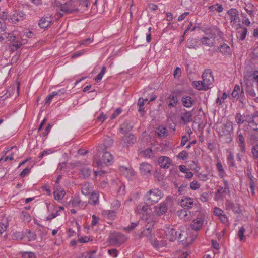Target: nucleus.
Listing matches in <instances>:
<instances>
[{
	"mask_svg": "<svg viewBox=\"0 0 258 258\" xmlns=\"http://www.w3.org/2000/svg\"><path fill=\"white\" fill-rule=\"evenodd\" d=\"M104 150V145H100L98 147V152L94 157V164L95 166L100 167L104 165H107L113 159L112 155L108 152H101Z\"/></svg>",
	"mask_w": 258,
	"mask_h": 258,
	"instance_id": "nucleus-1",
	"label": "nucleus"
},
{
	"mask_svg": "<svg viewBox=\"0 0 258 258\" xmlns=\"http://www.w3.org/2000/svg\"><path fill=\"white\" fill-rule=\"evenodd\" d=\"M163 194L161 190L154 188L150 190L145 196V200L147 203L153 204L158 202L163 197Z\"/></svg>",
	"mask_w": 258,
	"mask_h": 258,
	"instance_id": "nucleus-2",
	"label": "nucleus"
},
{
	"mask_svg": "<svg viewBox=\"0 0 258 258\" xmlns=\"http://www.w3.org/2000/svg\"><path fill=\"white\" fill-rule=\"evenodd\" d=\"M244 121L248 123V126L252 130L258 131V111L244 115Z\"/></svg>",
	"mask_w": 258,
	"mask_h": 258,
	"instance_id": "nucleus-3",
	"label": "nucleus"
},
{
	"mask_svg": "<svg viewBox=\"0 0 258 258\" xmlns=\"http://www.w3.org/2000/svg\"><path fill=\"white\" fill-rule=\"evenodd\" d=\"M126 239L124 235L119 233H113L109 237V243L115 246H119L125 242Z\"/></svg>",
	"mask_w": 258,
	"mask_h": 258,
	"instance_id": "nucleus-4",
	"label": "nucleus"
},
{
	"mask_svg": "<svg viewBox=\"0 0 258 258\" xmlns=\"http://www.w3.org/2000/svg\"><path fill=\"white\" fill-rule=\"evenodd\" d=\"M232 122L227 120L219 127V134L220 136L229 135L233 132Z\"/></svg>",
	"mask_w": 258,
	"mask_h": 258,
	"instance_id": "nucleus-5",
	"label": "nucleus"
},
{
	"mask_svg": "<svg viewBox=\"0 0 258 258\" xmlns=\"http://www.w3.org/2000/svg\"><path fill=\"white\" fill-rule=\"evenodd\" d=\"M203 82L206 88L209 89L210 86L214 82V77L212 75V71L210 69L206 70L202 75Z\"/></svg>",
	"mask_w": 258,
	"mask_h": 258,
	"instance_id": "nucleus-6",
	"label": "nucleus"
},
{
	"mask_svg": "<svg viewBox=\"0 0 258 258\" xmlns=\"http://www.w3.org/2000/svg\"><path fill=\"white\" fill-rule=\"evenodd\" d=\"M244 83L246 85L245 91L246 93L251 97L253 98L255 100L258 102V97L257 93L255 92L253 85L252 83L248 81H245Z\"/></svg>",
	"mask_w": 258,
	"mask_h": 258,
	"instance_id": "nucleus-7",
	"label": "nucleus"
},
{
	"mask_svg": "<svg viewBox=\"0 0 258 258\" xmlns=\"http://www.w3.org/2000/svg\"><path fill=\"white\" fill-rule=\"evenodd\" d=\"M25 17L26 15L22 11L17 10L14 12L11 17V19L13 23H16L19 21L23 20Z\"/></svg>",
	"mask_w": 258,
	"mask_h": 258,
	"instance_id": "nucleus-8",
	"label": "nucleus"
},
{
	"mask_svg": "<svg viewBox=\"0 0 258 258\" xmlns=\"http://www.w3.org/2000/svg\"><path fill=\"white\" fill-rule=\"evenodd\" d=\"M246 133H242L240 132V130H239L237 132V141L239 145V146L240 149V151L242 152H245V138H244V135H245Z\"/></svg>",
	"mask_w": 258,
	"mask_h": 258,
	"instance_id": "nucleus-9",
	"label": "nucleus"
},
{
	"mask_svg": "<svg viewBox=\"0 0 258 258\" xmlns=\"http://www.w3.org/2000/svg\"><path fill=\"white\" fill-rule=\"evenodd\" d=\"M202 44L207 47H212L215 43V37L214 35H211L202 37L200 40Z\"/></svg>",
	"mask_w": 258,
	"mask_h": 258,
	"instance_id": "nucleus-10",
	"label": "nucleus"
},
{
	"mask_svg": "<svg viewBox=\"0 0 258 258\" xmlns=\"http://www.w3.org/2000/svg\"><path fill=\"white\" fill-rule=\"evenodd\" d=\"M123 147H128L134 144L136 141V138L133 134L125 135L122 139Z\"/></svg>",
	"mask_w": 258,
	"mask_h": 258,
	"instance_id": "nucleus-11",
	"label": "nucleus"
},
{
	"mask_svg": "<svg viewBox=\"0 0 258 258\" xmlns=\"http://www.w3.org/2000/svg\"><path fill=\"white\" fill-rule=\"evenodd\" d=\"M171 160L168 157L162 156L158 159V164L162 168L168 169L171 164Z\"/></svg>",
	"mask_w": 258,
	"mask_h": 258,
	"instance_id": "nucleus-12",
	"label": "nucleus"
},
{
	"mask_svg": "<svg viewBox=\"0 0 258 258\" xmlns=\"http://www.w3.org/2000/svg\"><path fill=\"white\" fill-rule=\"evenodd\" d=\"M60 11L65 14H71L73 13L76 11V9L75 8L71 2H68L60 5Z\"/></svg>",
	"mask_w": 258,
	"mask_h": 258,
	"instance_id": "nucleus-13",
	"label": "nucleus"
},
{
	"mask_svg": "<svg viewBox=\"0 0 258 258\" xmlns=\"http://www.w3.org/2000/svg\"><path fill=\"white\" fill-rule=\"evenodd\" d=\"M178 232V231H176L172 227L167 228L165 231L167 238L171 241H173L177 239Z\"/></svg>",
	"mask_w": 258,
	"mask_h": 258,
	"instance_id": "nucleus-14",
	"label": "nucleus"
},
{
	"mask_svg": "<svg viewBox=\"0 0 258 258\" xmlns=\"http://www.w3.org/2000/svg\"><path fill=\"white\" fill-rule=\"evenodd\" d=\"M167 206L165 202L161 203L154 207V213L158 216L163 215L167 211Z\"/></svg>",
	"mask_w": 258,
	"mask_h": 258,
	"instance_id": "nucleus-15",
	"label": "nucleus"
},
{
	"mask_svg": "<svg viewBox=\"0 0 258 258\" xmlns=\"http://www.w3.org/2000/svg\"><path fill=\"white\" fill-rule=\"evenodd\" d=\"M52 17L51 16H46L39 21V25L41 28H46L48 27L52 22Z\"/></svg>",
	"mask_w": 258,
	"mask_h": 258,
	"instance_id": "nucleus-16",
	"label": "nucleus"
},
{
	"mask_svg": "<svg viewBox=\"0 0 258 258\" xmlns=\"http://www.w3.org/2000/svg\"><path fill=\"white\" fill-rule=\"evenodd\" d=\"M204 219L203 217H198L191 223V227L195 230H199L203 226Z\"/></svg>",
	"mask_w": 258,
	"mask_h": 258,
	"instance_id": "nucleus-17",
	"label": "nucleus"
},
{
	"mask_svg": "<svg viewBox=\"0 0 258 258\" xmlns=\"http://www.w3.org/2000/svg\"><path fill=\"white\" fill-rule=\"evenodd\" d=\"M181 102L183 106L186 108H191L195 103L194 99L191 97L187 95L182 96Z\"/></svg>",
	"mask_w": 258,
	"mask_h": 258,
	"instance_id": "nucleus-18",
	"label": "nucleus"
},
{
	"mask_svg": "<svg viewBox=\"0 0 258 258\" xmlns=\"http://www.w3.org/2000/svg\"><path fill=\"white\" fill-rule=\"evenodd\" d=\"M180 204L184 208H191L194 204V200L188 197H183L180 201Z\"/></svg>",
	"mask_w": 258,
	"mask_h": 258,
	"instance_id": "nucleus-19",
	"label": "nucleus"
},
{
	"mask_svg": "<svg viewBox=\"0 0 258 258\" xmlns=\"http://www.w3.org/2000/svg\"><path fill=\"white\" fill-rule=\"evenodd\" d=\"M152 166L148 163L144 162L141 164L140 166V170L141 173L144 175L150 174L152 170Z\"/></svg>",
	"mask_w": 258,
	"mask_h": 258,
	"instance_id": "nucleus-20",
	"label": "nucleus"
},
{
	"mask_svg": "<svg viewBox=\"0 0 258 258\" xmlns=\"http://www.w3.org/2000/svg\"><path fill=\"white\" fill-rule=\"evenodd\" d=\"M167 104L169 108L175 107L177 105L178 100L177 96L174 94H170L168 97Z\"/></svg>",
	"mask_w": 258,
	"mask_h": 258,
	"instance_id": "nucleus-21",
	"label": "nucleus"
},
{
	"mask_svg": "<svg viewBox=\"0 0 258 258\" xmlns=\"http://www.w3.org/2000/svg\"><path fill=\"white\" fill-rule=\"evenodd\" d=\"M150 211L149 206L147 205L144 204H139L136 209V212L139 214H142L143 215H146L149 213Z\"/></svg>",
	"mask_w": 258,
	"mask_h": 258,
	"instance_id": "nucleus-22",
	"label": "nucleus"
},
{
	"mask_svg": "<svg viewBox=\"0 0 258 258\" xmlns=\"http://www.w3.org/2000/svg\"><path fill=\"white\" fill-rule=\"evenodd\" d=\"M225 206L227 210H232L235 213H239L240 212V208L236 206L233 202L230 200H226Z\"/></svg>",
	"mask_w": 258,
	"mask_h": 258,
	"instance_id": "nucleus-23",
	"label": "nucleus"
},
{
	"mask_svg": "<svg viewBox=\"0 0 258 258\" xmlns=\"http://www.w3.org/2000/svg\"><path fill=\"white\" fill-rule=\"evenodd\" d=\"M133 128V123L130 121H125L120 126V130L122 132H128Z\"/></svg>",
	"mask_w": 258,
	"mask_h": 258,
	"instance_id": "nucleus-24",
	"label": "nucleus"
},
{
	"mask_svg": "<svg viewBox=\"0 0 258 258\" xmlns=\"http://www.w3.org/2000/svg\"><path fill=\"white\" fill-rule=\"evenodd\" d=\"M230 16L231 22L236 23L238 19V12L236 9L231 8L227 11Z\"/></svg>",
	"mask_w": 258,
	"mask_h": 258,
	"instance_id": "nucleus-25",
	"label": "nucleus"
},
{
	"mask_svg": "<svg viewBox=\"0 0 258 258\" xmlns=\"http://www.w3.org/2000/svg\"><path fill=\"white\" fill-rule=\"evenodd\" d=\"M193 114L191 111H186L182 114L181 119L184 123H187L192 121Z\"/></svg>",
	"mask_w": 258,
	"mask_h": 258,
	"instance_id": "nucleus-26",
	"label": "nucleus"
},
{
	"mask_svg": "<svg viewBox=\"0 0 258 258\" xmlns=\"http://www.w3.org/2000/svg\"><path fill=\"white\" fill-rule=\"evenodd\" d=\"M99 202V195L96 192H93L90 195L89 203L93 205L97 204Z\"/></svg>",
	"mask_w": 258,
	"mask_h": 258,
	"instance_id": "nucleus-27",
	"label": "nucleus"
},
{
	"mask_svg": "<svg viewBox=\"0 0 258 258\" xmlns=\"http://www.w3.org/2000/svg\"><path fill=\"white\" fill-rule=\"evenodd\" d=\"M219 51L224 55H228L230 54V48L229 46L226 43H224L219 47Z\"/></svg>",
	"mask_w": 258,
	"mask_h": 258,
	"instance_id": "nucleus-28",
	"label": "nucleus"
},
{
	"mask_svg": "<svg viewBox=\"0 0 258 258\" xmlns=\"http://www.w3.org/2000/svg\"><path fill=\"white\" fill-rule=\"evenodd\" d=\"M53 194L55 200H60L62 199L64 195H66V192L63 189H57L54 191Z\"/></svg>",
	"mask_w": 258,
	"mask_h": 258,
	"instance_id": "nucleus-29",
	"label": "nucleus"
},
{
	"mask_svg": "<svg viewBox=\"0 0 258 258\" xmlns=\"http://www.w3.org/2000/svg\"><path fill=\"white\" fill-rule=\"evenodd\" d=\"M121 171L128 178H131L135 175V172L132 169H128L126 167H122L121 168Z\"/></svg>",
	"mask_w": 258,
	"mask_h": 258,
	"instance_id": "nucleus-30",
	"label": "nucleus"
},
{
	"mask_svg": "<svg viewBox=\"0 0 258 258\" xmlns=\"http://www.w3.org/2000/svg\"><path fill=\"white\" fill-rule=\"evenodd\" d=\"M178 215L181 219L184 221L188 220L190 219L188 212L185 209H182L179 211Z\"/></svg>",
	"mask_w": 258,
	"mask_h": 258,
	"instance_id": "nucleus-31",
	"label": "nucleus"
},
{
	"mask_svg": "<svg viewBox=\"0 0 258 258\" xmlns=\"http://www.w3.org/2000/svg\"><path fill=\"white\" fill-rule=\"evenodd\" d=\"M247 32V30L246 28L240 27L237 32V37L239 38L241 40H244L246 36Z\"/></svg>",
	"mask_w": 258,
	"mask_h": 258,
	"instance_id": "nucleus-32",
	"label": "nucleus"
},
{
	"mask_svg": "<svg viewBox=\"0 0 258 258\" xmlns=\"http://www.w3.org/2000/svg\"><path fill=\"white\" fill-rule=\"evenodd\" d=\"M178 232L177 233V239H178L179 241L182 242L184 241L185 239H186L185 242H188V240L186 237L187 236V233L185 231H182L181 230L178 231Z\"/></svg>",
	"mask_w": 258,
	"mask_h": 258,
	"instance_id": "nucleus-33",
	"label": "nucleus"
},
{
	"mask_svg": "<svg viewBox=\"0 0 258 258\" xmlns=\"http://www.w3.org/2000/svg\"><path fill=\"white\" fill-rule=\"evenodd\" d=\"M192 85L194 87L199 90H207V88H206V86L204 85V82L201 81H194L192 82Z\"/></svg>",
	"mask_w": 258,
	"mask_h": 258,
	"instance_id": "nucleus-34",
	"label": "nucleus"
},
{
	"mask_svg": "<svg viewBox=\"0 0 258 258\" xmlns=\"http://www.w3.org/2000/svg\"><path fill=\"white\" fill-rule=\"evenodd\" d=\"M151 232L152 230L145 229L144 230L141 231L139 235V237L142 238L145 237L149 240H151V238H152Z\"/></svg>",
	"mask_w": 258,
	"mask_h": 258,
	"instance_id": "nucleus-35",
	"label": "nucleus"
},
{
	"mask_svg": "<svg viewBox=\"0 0 258 258\" xmlns=\"http://www.w3.org/2000/svg\"><path fill=\"white\" fill-rule=\"evenodd\" d=\"M246 175L249 180V183L255 182V178L251 174V169L249 167L246 168Z\"/></svg>",
	"mask_w": 258,
	"mask_h": 258,
	"instance_id": "nucleus-36",
	"label": "nucleus"
},
{
	"mask_svg": "<svg viewBox=\"0 0 258 258\" xmlns=\"http://www.w3.org/2000/svg\"><path fill=\"white\" fill-rule=\"evenodd\" d=\"M102 214L109 219H113L115 216V212L113 210H104Z\"/></svg>",
	"mask_w": 258,
	"mask_h": 258,
	"instance_id": "nucleus-37",
	"label": "nucleus"
},
{
	"mask_svg": "<svg viewBox=\"0 0 258 258\" xmlns=\"http://www.w3.org/2000/svg\"><path fill=\"white\" fill-rule=\"evenodd\" d=\"M146 221L147 223L145 226V229L152 230L154 226L155 222L152 219L150 218H146Z\"/></svg>",
	"mask_w": 258,
	"mask_h": 258,
	"instance_id": "nucleus-38",
	"label": "nucleus"
},
{
	"mask_svg": "<svg viewBox=\"0 0 258 258\" xmlns=\"http://www.w3.org/2000/svg\"><path fill=\"white\" fill-rule=\"evenodd\" d=\"M156 132L159 137H162L166 136L167 130L163 126H159L157 128Z\"/></svg>",
	"mask_w": 258,
	"mask_h": 258,
	"instance_id": "nucleus-39",
	"label": "nucleus"
},
{
	"mask_svg": "<svg viewBox=\"0 0 258 258\" xmlns=\"http://www.w3.org/2000/svg\"><path fill=\"white\" fill-rule=\"evenodd\" d=\"M143 156L146 158H150L153 155L152 150L150 148H147L141 152Z\"/></svg>",
	"mask_w": 258,
	"mask_h": 258,
	"instance_id": "nucleus-40",
	"label": "nucleus"
},
{
	"mask_svg": "<svg viewBox=\"0 0 258 258\" xmlns=\"http://www.w3.org/2000/svg\"><path fill=\"white\" fill-rule=\"evenodd\" d=\"M145 104L144 100L143 98H140L138 101V106H139L138 111L140 112H144V108L143 107Z\"/></svg>",
	"mask_w": 258,
	"mask_h": 258,
	"instance_id": "nucleus-41",
	"label": "nucleus"
},
{
	"mask_svg": "<svg viewBox=\"0 0 258 258\" xmlns=\"http://www.w3.org/2000/svg\"><path fill=\"white\" fill-rule=\"evenodd\" d=\"M245 231V229L243 227H241L240 228L237 235L240 239V241L244 240L245 239V236L244 235V233Z\"/></svg>",
	"mask_w": 258,
	"mask_h": 258,
	"instance_id": "nucleus-42",
	"label": "nucleus"
},
{
	"mask_svg": "<svg viewBox=\"0 0 258 258\" xmlns=\"http://www.w3.org/2000/svg\"><path fill=\"white\" fill-rule=\"evenodd\" d=\"M216 168L217 170L219 172V175L221 177H223L224 174V171L223 168V166L220 162H217L216 164Z\"/></svg>",
	"mask_w": 258,
	"mask_h": 258,
	"instance_id": "nucleus-43",
	"label": "nucleus"
},
{
	"mask_svg": "<svg viewBox=\"0 0 258 258\" xmlns=\"http://www.w3.org/2000/svg\"><path fill=\"white\" fill-rule=\"evenodd\" d=\"M23 238V235L19 232H16L12 235V239L15 240H22Z\"/></svg>",
	"mask_w": 258,
	"mask_h": 258,
	"instance_id": "nucleus-44",
	"label": "nucleus"
},
{
	"mask_svg": "<svg viewBox=\"0 0 258 258\" xmlns=\"http://www.w3.org/2000/svg\"><path fill=\"white\" fill-rule=\"evenodd\" d=\"M81 172L84 177L87 178L90 175L91 171L89 168L85 167L82 169Z\"/></svg>",
	"mask_w": 258,
	"mask_h": 258,
	"instance_id": "nucleus-45",
	"label": "nucleus"
},
{
	"mask_svg": "<svg viewBox=\"0 0 258 258\" xmlns=\"http://www.w3.org/2000/svg\"><path fill=\"white\" fill-rule=\"evenodd\" d=\"M235 120L237 124H240L244 123V117H242L239 113L236 114Z\"/></svg>",
	"mask_w": 258,
	"mask_h": 258,
	"instance_id": "nucleus-46",
	"label": "nucleus"
},
{
	"mask_svg": "<svg viewBox=\"0 0 258 258\" xmlns=\"http://www.w3.org/2000/svg\"><path fill=\"white\" fill-rule=\"evenodd\" d=\"M188 156V153L186 151H182L177 155V158L181 160H184Z\"/></svg>",
	"mask_w": 258,
	"mask_h": 258,
	"instance_id": "nucleus-47",
	"label": "nucleus"
},
{
	"mask_svg": "<svg viewBox=\"0 0 258 258\" xmlns=\"http://www.w3.org/2000/svg\"><path fill=\"white\" fill-rule=\"evenodd\" d=\"M150 241L151 244L156 248H159L160 247H162L163 246L160 241L157 240L156 239L153 240L152 238H151V240H150Z\"/></svg>",
	"mask_w": 258,
	"mask_h": 258,
	"instance_id": "nucleus-48",
	"label": "nucleus"
},
{
	"mask_svg": "<svg viewBox=\"0 0 258 258\" xmlns=\"http://www.w3.org/2000/svg\"><path fill=\"white\" fill-rule=\"evenodd\" d=\"M23 258H35V254L32 252H24L22 253Z\"/></svg>",
	"mask_w": 258,
	"mask_h": 258,
	"instance_id": "nucleus-49",
	"label": "nucleus"
},
{
	"mask_svg": "<svg viewBox=\"0 0 258 258\" xmlns=\"http://www.w3.org/2000/svg\"><path fill=\"white\" fill-rule=\"evenodd\" d=\"M227 98V94L226 93H223V94H222V96L221 98L220 97H218L217 99H216V103L219 104V105H221L222 104L224 101Z\"/></svg>",
	"mask_w": 258,
	"mask_h": 258,
	"instance_id": "nucleus-50",
	"label": "nucleus"
},
{
	"mask_svg": "<svg viewBox=\"0 0 258 258\" xmlns=\"http://www.w3.org/2000/svg\"><path fill=\"white\" fill-rule=\"evenodd\" d=\"M105 145H104V149L106 148V146H111L113 144V140L110 137H107L105 139Z\"/></svg>",
	"mask_w": 258,
	"mask_h": 258,
	"instance_id": "nucleus-51",
	"label": "nucleus"
},
{
	"mask_svg": "<svg viewBox=\"0 0 258 258\" xmlns=\"http://www.w3.org/2000/svg\"><path fill=\"white\" fill-rule=\"evenodd\" d=\"M190 188L192 190H196L200 188V184L196 180L192 181L190 184Z\"/></svg>",
	"mask_w": 258,
	"mask_h": 258,
	"instance_id": "nucleus-52",
	"label": "nucleus"
},
{
	"mask_svg": "<svg viewBox=\"0 0 258 258\" xmlns=\"http://www.w3.org/2000/svg\"><path fill=\"white\" fill-rule=\"evenodd\" d=\"M122 111V110L121 108H118L117 109H116L115 110L114 112L111 115V119H115L117 116H118L119 115H120L121 114Z\"/></svg>",
	"mask_w": 258,
	"mask_h": 258,
	"instance_id": "nucleus-53",
	"label": "nucleus"
},
{
	"mask_svg": "<svg viewBox=\"0 0 258 258\" xmlns=\"http://www.w3.org/2000/svg\"><path fill=\"white\" fill-rule=\"evenodd\" d=\"M27 237H28L29 241H32L36 239V236L34 232L29 231L27 233Z\"/></svg>",
	"mask_w": 258,
	"mask_h": 258,
	"instance_id": "nucleus-54",
	"label": "nucleus"
},
{
	"mask_svg": "<svg viewBox=\"0 0 258 258\" xmlns=\"http://www.w3.org/2000/svg\"><path fill=\"white\" fill-rule=\"evenodd\" d=\"M8 225L7 222L0 223V234L3 233L7 228Z\"/></svg>",
	"mask_w": 258,
	"mask_h": 258,
	"instance_id": "nucleus-55",
	"label": "nucleus"
},
{
	"mask_svg": "<svg viewBox=\"0 0 258 258\" xmlns=\"http://www.w3.org/2000/svg\"><path fill=\"white\" fill-rule=\"evenodd\" d=\"M22 214L23 216V220L24 221L27 222H29L30 221L31 218L29 213L25 212H22Z\"/></svg>",
	"mask_w": 258,
	"mask_h": 258,
	"instance_id": "nucleus-56",
	"label": "nucleus"
},
{
	"mask_svg": "<svg viewBox=\"0 0 258 258\" xmlns=\"http://www.w3.org/2000/svg\"><path fill=\"white\" fill-rule=\"evenodd\" d=\"M251 152L254 158H258V145L252 147Z\"/></svg>",
	"mask_w": 258,
	"mask_h": 258,
	"instance_id": "nucleus-57",
	"label": "nucleus"
},
{
	"mask_svg": "<svg viewBox=\"0 0 258 258\" xmlns=\"http://www.w3.org/2000/svg\"><path fill=\"white\" fill-rule=\"evenodd\" d=\"M81 200L78 197L74 198L71 201L73 207H77L79 206L81 203Z\"/></svg>",
	"mask_w": 258,
	"mask_h": 258,
	"instance_id": "nucleus-58",
	"label": "nucleus"
},
{
	"mask_svg": "<svg viewBox=\"0 0 258 258\" xmlns=\"http://www.w3.org/2000/svg\"><path fill=\"white\" fill-rule=\"evenodd\" d=\"M52 153V151L51 149H48L45 151H43L40 154V155L39 156V158L40 159H42L44 156H47L51 153Z\"/></svg>",
	"mask_w": 258,
	"mask_h": 258,
	"instance_id": "nucleus-59",
	"label": "nucleus"
},
{
	"mask_svg": "<svg viewBox=\"0 0 258 258\" xmlns=\"http://www.w3.org/2000/svg\"><path fill=\"white\" fill-rule=\"evenodd\" d=\"M209 194L207 192H203L201 194L200 199L203 202H206L208 201Z\"/></svg>",
	"mask_w": 258,
	"mask_h": 258,
	"instance_id": "nucleus-60",
	"label": "nucleus"
},
{
	"mask_svg": "<svg viewBox=\"0 0 258 258\" xmlns=\"http://www.w3.org/2000/svg\"><path fill=\"white\" fill-rule=\"evenodd\" d=\"M139 223L138 222H134V223H132L130 225H128V226H127L125 228V230L128 231H132L134 228H135L136 226H137V225H138Z\"/></svg>",
	"mask_w": 258,
	"mask_h": 258,
	"instance_id": "nucleus-61",
	"label": "nucleus"
},
{
	"mask_svg": "<svg viewBox=\"0 0 258 258\" xmlns=\"http://www.w3.org/2000/svg\"><path fill=\"white\" fill-rule=\"evenodd\" d=\"M108 253L113 257H116L118 255V251L116 249H109Z\"/></svg>",
	"mask_w": 258,
	"mask_h": 258,
	"instance_id": "nucleus-62",
	"label": "nucleus"
},
{
	"mask_svg": "<svg viewBox=\"0 0 258 258\" xmlns=\"http://www.w3.org/2000/svg\"><path fill=\"white\" fill-rule=\"evenodd\" d=\"M181 74V70L180 68L177 67L174 71V76L175 78H178L180 76Z\"/></svg>",
	"mask_w": 258,
	"mask_h": 258,
	"instance_id": "nucleus-63",
	"label": "nucleus"
},
{
	"mask_svg": "<svg viewBox=\"0 0 258 258\" xmlns=\"http://www.w3.org/2000/svg\"><path fill=\"white\" fill-rule=\"evenodd\" d=\"M30 172V169L28 168H25L20 174L21 177H24L27 175Z\"/></svg>",
	"mask_w": 258,
	"mask_h": 258,
	"instance_id": "nucleus-64",
	"label": "nucleus"
}]
</instances>
